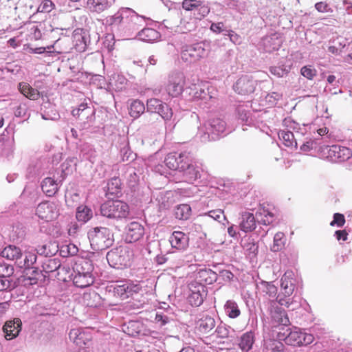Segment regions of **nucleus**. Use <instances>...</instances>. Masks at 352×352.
Listing matches in <instances>:
<instances>
[{"instance_id":"obj_1","label":"nucleus","mask_w":352,"mask_h":352,"mask_svg":"<svg viewBox=\"0 0 352 352\" xmlns=\"http://www.w3.org/2000/svg\"><path fill=\"white\" fill-rule=\"evenodd\" d=\"M147 18L130 8L122 7L113 15L106 18V23L115 34L129 38L146 23Z\"/></svg>"},{"instance_id":"obj_2","label":"nucleus","mask_w":352,"mask_h":352,"mask_svg":"<svg viewBox=\"0 0 352 352\" xmlns=\"http://www.w3.org/2000/svg\"><path fill=\"white\" fill-rule=\"evenodd\" d=\"M226 122L219 118H213L208 120L203 125L198 127L197 138L202 142L215 140L227 133Z\"/></svg>"},{"instance_id":"obj_3","label":"nucleus","mask_w":352,"mask_h":352,"mask_svg":"<svg viewBox=\"0 0 352 352\" xmlns=\"http://www.w3.org/2000/svg\"><path fill=\"white\" fill-rule=\"evenodd\" d=\"M3 258L14 261L19 268H33V265L36 261V254L34 252H22L19 247L9 245L1 251Z\"/></svg>"},{"instance_id":"obj_4","label":"nucleus","mask_w":352,"mask_h":352,"mask_svg":"<svg viewBox=\"0 0 352 352\" xmlns=\"http://www.w3.org/2000/svg\"><path fill=\"white\" fill-rule=\"evenodd\" d=\"M72 269V280L76 287L85 288L94 283V266L90 260L80 259L74 263Z\"/></svg>"},{"instance_id":"obj_5","label":"nucleus","mask_w":352,"mask_h":352,"mask_svg":"<svg viewBox=\"0 0 352 352\" xmlns=\"http://www.w3.org/2000/svg\"><path fill=\"white\" fill-rule=\"evenodd\" d=\"M211 50V42L204 41L183 47L181 56L184 61L195 63L202 58H207Z\"/></svg>"},{"instance_id":"obj_6","label":"nucleus","mask_w":352,"mask_h":352,"mask_svg":"<svg viewBox=\"0 0 352 352\" xmlns=\"http://www.w3.org/2000/svg\"><path fill=\"white\" fill-rule=\"evenodd\" d=\"M87 235L92 249L96 251L105 250L113 243V234L105 227H96L90 230Z\"/></svg>"},{"instance_id":"obj_7","label":"nucleus","mask_w":352,"mask_h":352,"mask_svg":"<svg viewBox=\"0 0 352 352\" xmlns=\"http://www.w3.org/2000/svg\"><path fill=\"white\" fill-rule=\"evenodd\" d=\"M298 279L292 271H287L280 279L282 294L276 296V301L282 306L289 307L292 304L290 296L294 293Z\"/></svg>"},{"instance_id":"obj_8","label":"nucleus","mask_w":352,"mask_h":352,"mask_svg":"<svg viewBox=\"0 0 352 352\" xmlns=\"http://www.w3.org/2000/svg\"><path fill=\"white\" fill-rule=\"evenodd\" d=\"M102 216L110 219H122L129 216V205L121 200H109L100 206Z\"/></svg>"},{"instance_id":"obj_9","label":"nucleus","mask_w":352,"mask_h":352,"mask_svg":"<svg viewBox=\"0 0 352 352\" xmlns=\"http://www.w3.org/2000/svg\"><path fill=\"white\" fill-rule=\"evenodd\" d=\"M280 340H283L288 345L301 346L308 345L314 341V336L310 333L302 332L295 327L287 329L283 333L280 332L278 336Z\"/></svg>"},{"instance_id":"obj_10","label":"nucleus","mask_w":352,"mask_h":352,"mask_svg":"<svg viewBox=\"0 0 352 352\" xmlns=\"http://www.w3.org/2000/svg\"><path fill=\"white\" fill-rule=\"evenodd\" d=\"M320 150V157L332 162H343L352 157V151L349 148L339 144L324 145Z\"/></svg>"},{"instance_id":"obj_11","label":"nucleus","mask_w":352,"mask_h":352,"mask_svg":"<svg viewBox=\"0 0 352 352\" xmlns=\"http://www.w3.org/2000/svg\"><path fill=\"white\" fill-rule=\"evenodd\" d=\"M106 257L109 265L114 268H123L130 265V252L125 247L120 246L111 250Z\"/></svg>"},{"instance_id":"obj_12","label":"nucleus","mask_w":352,"mask_h":352,"mask_svg":"<svg viewBox=\"0 0 352 352\" xmlns=\"http://www.w3.org/2000/svg\"><path fill=\"white\" fill-rule=\"evenodd\" d=\"M140 289V284L133 283L130 280H120L117 284L108 287L109 292L121 300L126 299L133 294L138 293Z\"/></svg>"},{"instance_id":"obj_13","label":"nucleus","mask_w":352,"mask_h":352,"mask_svg":"<svg viewBox=\"0 0 352 352\" xmlns=\"http://www.w3.org/2000/svg\"><path fill=\"white\" fill-rule=\"evenodd\" d=\"M193 160V156L190 152L184 151L180 153H170L164 160L166 166L171 170H177L179 172L184 170L185 165Z\"/></svg>"},{"instance_id":"obj_14","label":"nucleus","mask_w":352,"mask_h":352,"mask_svg":"<svg viewBox=\"0 0 352 352\" xmlns=\"http://www.w3.org/2000/svg\"><path fill=\"white\" fill-rule=\"evenodd\" d=\"M69 338L76 346L82 349V351L79 352H89L85 349V347L92 339L90 329L82 327L73 328L69 333Z\"/></svg>"},{"instance_id":"obj_15","label":"nucleus","mask_w":352,"mask_h":352,"mask_svg":"<svg viewBox=\"0 0 352 352\" xmlns=\"http://www.w3.org/2000/svg\"><path fill=\"white\" fill-rule=\"evenodd\" d=\"M13 273L12 267L0 265V298L10 300L12 295L10 292L12 287L11 281L7 278Z\"/></svg>"},{"instance_id":"obj_16","label":"nucleus","mask_w":352,"mask_h":352,"mask_svg":"<svg viewBox=\"0 0 352 352\" xmlns=\"http://www.w3.org/2000/svg\"><path fill=\"white\" fill-rule=\"evenodd\" d=\"M185 77L182 73H175L169 76L166 90L172 97L179 96L184 90Z\"/></svg>"},{"instance_id":"obj_17","label":"nucleus","mask_w":352,"mask_h":352,"mask_svg":"<svg viewBox=\"0 0 352 352\" xmlns=\"http://www.w3.org/2000/svg\"><path fill=\"white\" fill-rule=\"evenodd\" d=\"M36 214L38 218L46 221H51L56 219L58 216V209L55 203L44 201L38 205Z\"/></svg>"},{"instance_id":"obj_18","label":"nucleus","mask_w":352,"mask_h":352,"mask_svg":"<svg viewBox=\"0 0 352 352\" xmlns=\"http://www.w3.org/2000/svg\"><path fill=\"white\" fill-rule=\"evenodd\" d=\"M256 86V80L251 76L245 75L240 77L233 85L234 90L241 95L252 94Z\"/></svg>"},{"instance_id":"obj_19","label":"nucleus","mask_w":352,"mask_h":352,"mask_svg":"<svg viewBox=\"0 0 352 352\" xmlns=\"http://www.w3.org/2000/svg\"><path fill=\"white\" fill-rule=\"evenodd\" d=\"M143 226L137 221L127 224L124 231V239L126 243H131L140 240L144 235Z\"/></svg>"},{"instance_id":"obj_20","label":"nucleus","mask_w":352,"mask_h":352,"mask_svg":"<svg viewBox=\"0 0 352 352\" xmlns=\"http://www.w3.org/2000/svg\"><path fill=\"white\" fill-rule=\"evenodd\" d=\"M282 43L283 40L279 34L274 33L263 37L259 43V46L265 52L271 53L278 50Z\"/></svg>"},{"instance_id":"obj_21","label":"nucleus","mask_w":352,"mask_h":352,"mask_svg":"<svg viewBox=\"0 0 352 352\" xmlns=\"http://www.w3.org/2000/svg\"><path fill=\"white\" fill-rule=\"evenodd\" d=\"M114 2V0H87L85 8L91 14H100L109 10Z\"/></svg>"},{"instance_id":"obj_22","label":"nucleus","mask_w":352,"mask_h":352,"mask_svg":"<svg viewBox=\"0 0 352 352\" xmlns=\"http://www.w3.org/2000/svg\"><path fill=\"white\" fill-rule=\"evenodd\" d=\"M179 173L182 174V181L188 183H193L201 177V168L194 164L192 161L185 165L184 170Z\"/></svg>"},{"instance_id":"obj_23","label":"nucleus","mask_w":352,"mask_h":352,"mask_svg":"<svg viewBox=\"0 0 352 352\" xmlns=\"http://www.w3.org/2000/svg\"><path fill=\"white\" fill-rule=\"evenodd\" d=\"M89 34L87 31L78 29L74 32L72 38L74 47L76 51L83 52L86 50L90 43Z\"/></svg>"},{"instance_id":"obj_24","label":"nucleus","mask_w":352,"mask_h":352,"mask_svg":"<svg viewBox=\"0 0 352 352\" xmlns=\"http://www.w3.org/2000/svg\"><path fill=\"white\" fill-rule=\"evenodd\" d=\"M21 326L22 322L19 318H16L7 321L3 327L6 339L10 340L16 338L21 331Z\"/></svg>"},{"instance_id":"obj_25","label":"nucleus","mask_w":352,"mask_h":352,"mask_svg":"<svg viewBox=\"0 0 352 352\" xmlns=\"http://www.w3.org/2000/svg\"><path fill=\"white\" fill-rule=\"evenodd\" d=\"M169 242L173 248L183 251L188 247L189 238L182 232L174 231L169 238Z\"/></svg>"},{"instance_id":"obj_26","label":"nucleus","mask_w":352,"mask_h":352,"mask_svg":"<svg viewBox=\"0 0 352 352\" xmlns=\"http://www.w3.org/2000/svg\"><path fill=\"white\" fill-rule=\"evenodd\" d=\"M60 178L54 174L53 177H46L41 183V188L43 192L48 197L54 195L58 190Z\"/></svg>"},{"instance_id":"obj_27","label":"nucleus","mask_w":352,"mask_h":352,"mask_svg":"<svg viewBox=\"0 0 352 352\" xmlns=\"http://www.w3.org/2000/svg\"><path fill=\"white\" fill-rule=\"evenodd\" d=\"M256 215L248 212H243L240 219V229L244 232H252L256 228Z\"/></svg>"},{"instance_id":"obj_28","label":"nucleus","mask_w":352,"mask_h":352,"mask_svg":"<svg viewBox=\"0 0 352 352\" xmlns=\"http://www.w3.org/2000/svg\"><path fill=\"white\" fill-rule=\"evenodd\" d=\"M197 280L200 285H211L218 279V274L210 269L200 270L197 274Z\"/></svg>"},{"instance_id":"obj_29","label":"nucleus","mask_w":352,"mask_h":352,"mask_svg":"<svg viewBox=\"0 0 352 352\" xmlns=\"http://www.w3.org/2000/svg\"><path fill=\"white\" fill-rule=\"evenodd\" d=\"M216 322L214 318L206 315L201 318L197 322V329L201 333H210L215 327Z\"/></svg>"},{"instance_id":"obj_30","label":"nucleus","mask_w":352,"mask_h":352,"mask_svg":"<svg viewBox=\"0 0 352 352\" xmlns=\"http://www.w3.org/2000/svg\"><path fill=\"white\" fill-rule=\"evenodd\" d=\"M135 36L139 40L148 43L155 42L160 38L159 32L149 28H143L142 30L138 32Z\"/></svg>"},{"instance_id":"obj_31","label":"nucleus","mask_w":352,"mask_h":352,"mask_svg":"<svg viewBox=\"0 0 352 352\" xmlns=\"http://www.w3.org/2000/svg\"><path fill=\"white\" fill-rule=\"evenodd\" d=\"M278 138L283 140L285 146L291 148H297V136L293 131L289 130H280L278 132Z\"/></svg>"},{"instance_id":"obj_32","label":"nucleus","mask_w":352,"mask_h":352,"mask_svg":"<svg viewBox=\"0 0 352 352\" xmlns=\"http://www.w3.org/2000/svg\"><path fill=\"white\" fill-rule=\"evenodd\" d=\"M256 289L259 292L268 296L269 298H276L278 296L277 287L271 282L261 280L256 283Z\"/></svg>"},{"instance_id":"obj_33","label":"nucleus","mask_w":352,"mask_h":352,"mask_svg":"<svg viewBox=\"0 0 352 352\" xmlns=\"http://www.w3.org/2000/svg\"><path fill=\"white\" fill-rule=\"evenodd\" d=\"M41 115L42 118L45 120H56L59 118V114L56 111L54 106L49 102L42 104Z\"/></svg>"},{"instance_id":"obj_34","label":"nucleus","mask_w":352,"mask_h":352,"mask_svg":"<svg viewBox=\"0 0 352 352\" xmlns=\"http://www.w3.org/2000/svg\"><path fill=\"white\" fill-rule=\"evenodd\" d=\"M75 164L76 163L73 159H67L61 164L56 173V175L60 178L59 182H62L67 175L72 173Z\"/></svg>"},{"instance_id":"obj_35","label":"nucleus","mask_w":352,"mask_h":352,"mask_svg":"<svg viewBox=\"0 0 352 352\" xmlns=\"http://www.w3.org/2000/svg\"><path fill=\"white\" fill-rule=\"evenodd\" d=\"M74 116H78V117L86 118L89 120H93L95 114V110L92 107L88 106L87 103H81L77 109H74L72 111Z\"/></svg>"},{"instance_id":"obj_36","label":"nucleus","mask_w":352,"mask_h":352,"mask_svg":"<svg viewBox=\"0 0 352 352\" xmlns=\"http://www.w3.org/2000/svg\"><path fill=\"white\" fill-rule=\"evenodd\" d=\"M18 87L20 92L30 100H35L40 97L39 91L32 88L28 82H21L19 83Z\"/></svg>"},{"instance_id":"obj_37","label":"nucleus","mask_w":352,"mask_h":352,"mask_svg":"<svg viewBox=\"0 0 352 352\" xmlns=\"http://www.w3.org/2000/svg\"><path fill=\"white\" fill-rule=\"evenodd\" d=\"M145 111L144 103L140 100H132L129 103V111L131 117L139 118Z\"/></svg>"},{"instance_id":"obj_38","label":"nucleus","mask_w":352,"mask_h":352,"mask_svg":"<svg viewBox=\"0 0 352 352\" xmlns=\"http://www.w3.org/2000/svg\"><path fill=\"white\" fill-rule=\"evenodd\" d=\"M43 268L46 273L58 271V274L59 275L60 274V270H64L65 269L69 270V266L65 265H63L60 264L59 260L53 258L48 259L45 262L43 263Z\"/></svg>"},{"instance_id":"obj_39","label":"nucleus","mask_w":352,"mask_h":352,"mask_svg":"<svg viewBox=\"0 0 352 352\" xmlns=\"http://www.w3.org/2000/svg\"><path fill=\"white\" fill-rule=\"evenodd\" d=\"M195 290L191 289L188 296V302L193 307H199L204 302V296L201 294V289L204 291V286L199 285L195 287Z\"/></svg>"},{"instance_id":"obj_40","label":"nucleus","mask_w":352,"mask_h":352,"mask_svg":"<svg viewBox=\"0 0 352 352\" xmlns=\"http://www.w3.org/2000/svg\"><path fill=\"white\" fill-rule=\"evenodd\" d=\"M346 45V40L339 36L329 41L328 50L333 54H340Z\"/></svg>"},{"instance_id":"obj_41","label":"nucleus","mask_w":352,"mask_h":352,"mask_svg":"<svg viewBox=\"0 0 352 352\" xmlns=\"http://www.w3.org/2000/svg\"><path fill=\"white\" fill-rule=\"evenodd\" d=\"M224 311L230 318H236L241 314L238 304L233 300H228L224 305Z\"/></svg>"},{"instance_id":"obj_42","label":"nucleus","mask_w":352,"mask_h":352,"mask_svg":"<svg viewBox=\"0 0 352 352\" xmlns=\"http://www.w3.org/2000/svg\"><path fill=\"white\" fill-rule=\"evenodd\" d=\"M254 342V333L250 331L243 333L240 340L239 347L243 351H249Z\"/></svg>"},{"instance_id":"obj_43","label":"nucleus","mask_w":352,"mask_h":352,"mask_svg":"<svg viewBox=\"0 0 352 352\" xmlns=\"http://www.w3.org/2000/svg\"><path fill=\"white\" fill-rule=\"evenodd\" d=\"M93 217L92 210L87 206L81 205L76 209V219L79 222L85 223L90 220Z\"/></svg>"},{"instance_id":"obj_44","label":"nucleus","mask_w":352,"mask_h":352,"mask_svg":"<svg viewBox=\"0 0 352 352\" xmlns=\"http://www.w3.org/2000/svg\"><path fill=\"white\" fill-rule=\"evenodd\" d=\"M256 221L258 223L263 225H270L274 220L273 213L265 208L260 209L256 212Z\"/></svg>"},{"instance_id":"obj_45","label":"nucleus","mask_w":352,"mask_h":352,"mask_svg":"<svg viewBox=\"0 0 352 352\" xmlns=\"http://www.w3.org/2000/svg\"><path fill=\"white\" fill-rule=\"evenodd\" d=\"M321 144L322 142L317 138H314V140L309 139V140L303 142V144L300 147V150L303 153H308L311 151H317L320 155V148L321 147H324V145H320Z\"/></svg>"},{"instance_id":"obj_46","label":"nucleus","mask_w":352,"mask_h":352,"mask_svg":"<svg viewBox=\"0 0 352 352\" xmlns=\"http://www.w3.org/2000/svg\"><path fill=\"white\" fill-rule=\"evenodd\" d=\"M263 352H285L283 344L276 340H265Z\"/></svg>"},{"instance_id":"obj_47","label":"nucleus","mask_w":352,"mask_h":352,"mask_svg":"<svg viewBox=\"0 0 352 352\" xmlns=\"http://www.w3.org/2000/svg\"><path fill=\"white\" fill-rule=\"evenodd\" d=\"M272 319L279 324L287 326L289 323V318L286 311L282 309L277 307L272 311Z\"/></svg>"},{"instance_id":"obj_48","label":"nucleus","mask_w":352,"mask_h":352,"mask_svg":"<svg viewBox=\"0 0 352 352\" xmlns=\"http://www.w3.org/2000/svg\"><path fill=\"white\" fill-rule=\"evenodd\" d=\"M193 90L195 91L193 97L195 99L207 100L208 98H211V96H209L208 87L202 82L195 85Z\"/></svg>"},{"instance_id":"obj_49","label":"nucleus","mask_w":352,"mask_h":352,"mask_svg":"<svg viewBox=\"0 0 352 352\" xmlns=\"http://www.w3.org/2000/svg\"><path fill=\"white\" fill-rule=\"evenodd\" d=\"M121 180L120 178H111L107 183V194L118 195L121 191Z\"/></svg>"},{"instance_id":"obj_50","label":"nucleus","mask_w":352,"mask_h":352,"mask_svg":"<svg viewBox=\"0 0 352 352\" xmlns=\"http://www.w3.org/2000/svg\"><path fill=\"white\" fill-rule=\"evenodd\" d=\"M243 247L246 254L251 258H254L258 253V246L254 240L250 237L246 239Z\"/></svg>"},{"instance_id":"obj_51","label":"nucleus","mask_w":352,"mask_h":352,"mask_svg":"<svg viewBox=\"0 0 352 352\" xmlns=\"http://www.w3.org/2000/svg\"><path fill=\"white\" fill-rule=\"evenodd\" d=\"M160 210H166L172 205L171 192H161L157 197Z\"/></svg>"},{"instance_id":"obj_52","label":"nucleus","mask_w":352,"mask_h":352,"mask_svg":"<svg viewBox=\"0 0 352 352\" xmlns=\"http://www.w3.org/2000/svg\"><path fill=\"white\" fill-rule=\"evenodd\" d=\"M191 214V208L188 204L179 205L175 210V217L178 219H188Z\"/></svg>"},{"instance_id":"obj_53","label":"nucleus","mask_w":352,"mask_h":352,"mask_svg":"<svg viewBox=\"0 0 352 352\" xmlns=\"http://www.w3.org/2000/svg\"><path fill=\"white\" fill-rule=\"evenodd\" d=\"M284 125L287 127L285 130H289L293 131L296 136L303 134L302 131L305 130V128L300 127L298 123L294 121L291 118L285 119Z\"/></svg>"},{"instance_id":"obj_54","label":"nucleus","mask_w":352,"mask_h":352,"mask_svg":"<svg viewBox=\"0 0 352 352\" xmlns=\"http://www.w3.org/2000/svg\"><path fill=\"white\" fill-rule=\"evenodd\" d=\"M285 239L283 232H277L274 236L273 245L271 247L272 252H276L281 250L285 246Z\"/></svg>"},{"instance_id":"obj_55","label":"nucleus","mask_w":352,"mask_h":352,"mask_svg":"<svg viewBox=\"0 0 352 352\" xmlns=\"http://www.w3.org/2000/svg\"><path fill=\"white\" fill-rule=\"evenodd\" d=\"M210 12V8L203 1H200L194 12V16L196 19L201 20Z\"/></svg>"},{"instance_id":"obj_56","label":"nucleus","mask_w":352,"mask_h":352,"mask_svg":"<svg viewBox=\"0 0 352 352\" xmlns=\"http://www.w3.org/2000/svg\"><path fill=\"white\" fill-rule=\"evenodd\" d=\"M164 102L157 98H151L146 102L147 111L157 113Z\"/></svg>"},{"instance_id":"obj_57","label":"nucleus","mask_w":352,"mask_h":352,"mask_svg":"<svg viewBox=\"0 0 352 352\" xmlns=\"http://www.w3.org/2000/svg\"><path fill=\"white\" fill-rule=\"evenodd\" d=\"M290 67L284 65L271 67L270 71L272 74L277 77H283L289 72Z\"/></svg>"},{"instance_id":"obj_58","label":"nucleus","mask_w":352,"mask_h":352,"mask_svg":"<svg viewBox=\"0 0 352 352\" xmlns=\"http://www.w3.org/2000/svg\"><path fill=\"white\" fill-rule=\"evenodd\" d=\"M237 113L239 119L242 122H245L248 125H250L252 123V118L250 117V111L246 110L243 107H239L237 108Z\"/></svg>"},{"instance_id":"obj_59","label":"nucleus","mask_w":352,"mask_h":352,"mask_svg":"<svg viewBox=\"0 0 352 352\" xmlns=\"http://www.w3.org/2000/svg\"><path fill=\"white\" fill-rule=\"evenodd\" d=\"M157 113L165 120H170L173 116L172 109L166 103L162 104Z\"/></svg>"},{"instance_id":"obj_60","label":"nucleus","mask_w":352,"mask_h":352,"mask_svg":"<svg viewBox=\"0 0 352 352\" xmlns=\"http://www.w3.org/2000/svg\"><path fill=\"white\" fill-rule=\"evenodd\" d=\"M172 320L173 319L170 317L159 312L156 314L155 318V322L158 324L160 327L169 324Z\"/></svg>"},{"instance_id":"obj_61","label":"nucleus","mask_w":352,"mask_h":352,"mask_svg":"<svg viewBox=\"0 0 352 352\" xmlns=\"http://www.w3.org/2000/svg\"><path fill=\"white\" fill-rule=\"evenodd\" d=\"M230 327L226 324H219L215 330V333L219 338H225L228 337Z\"/></svg>"},{"instance_id":"obj_62","label":"nucleus","mask_w":352,"mask_h":352,"mask_svg":"<svg viewBox=\"0 0 352 352\" xmlns=\"http://www.w3.org/2000/svg\"><path fill=\"white\" fill-rule=\"evenodd\" d=\"M114 85L116 89L118 91L122 90L125 88L127 84V79L122 74H117L115 78Z\"/></svg>"},{"instance_id":"obj_63","label":"nucleus","mask_w":352,"mask_h":352,"mask_svg":"<svg viewBox=\"0 0 352 352\" xmlns=\"http://www.w3.org/2000/svg\"><path fill=\"white\" fill-rule=\"evenodd\" d=\"M54 4L51 0H44L39 5L38 12L49 13L54 8Z\"/></svg>"},{"instance_id":"obj_64","label":"nucleus","mask_w":352,"mask_h":352,"mask_svg":"<svg viewBox=\"0 0 352 352\" xmlns=\"http://www.w3.org/2000/svg\"><path fill=\"white\" fill-rule=\"evenodd\" d=\"M126 175L129 186H134L138 181L139 177L135 171V168L129 167L127 169Z\"/></svg>"}]
</instances>
